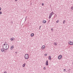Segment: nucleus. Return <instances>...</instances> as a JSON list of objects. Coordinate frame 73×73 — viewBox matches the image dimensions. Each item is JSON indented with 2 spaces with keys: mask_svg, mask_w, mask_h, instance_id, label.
<instances>
[{
  "mask_svg": "<svg viewBox=\"0 0 73 73\" xmlns=\"http://www.w3.org/2000/svg\"><path fill=\"white\" fill-rule=\"evenodd\" d=\"M3 48L5 50H8L9 48V45L7 44H4L3 45Z\"/></svg>",
  "mask_w": 73,
  "mask_h": 73,
  "instance_id": "1",
  "label": "nucleus"
},
{
  "mask_svg": "<svg viewBox=\"0 0 73 73\" xmlns=\"http://www.w3.org/2000/svg\"><path fill=\"white\" fill-rule=\"evenodd\" d=\"M25 59L26 60L29 58V55L28 54H26L25 56Z\"/></svg>",
  "mask_w": 73,
  "mask_h": 73,
  "instance_id": "2",
  "label": "nucleus"
},
{
  "mask_svg": "<svg viewBox=\"0 0 73 73\" xmlns=\"http://www.w3.org/2000/svg\"><path fill=\"white\" fill-rule=\"evenodd\" d=\"M53 14V12H52L51 13L49 17V19H50L51 18V17H52V15Z\"/></svg>",
  "mask_w": 73,
  "mask_h": 73,
  "instance_id": "3",
  "label": "nucleus"
},
{
  "mask_svg": "<svg viewBox=\"0 0 73 73\" xmlns=\"http://www.w3.org/2000/svg\"><path fill=\"white\" fill-rule=\"evenodd\" d=\"M58 59L59 60L60 59H61L62 58V55H59L58 57Z\"/></svg>",
  "mask_w": 73,
  "mask_h": 73,
  "instance_id": "4",
  "label": "nucleus"
},
{
  "mask_svg": "<svg viewBox=\"0 0 73 73\" xmlns=\"http://www.w3.org/2000/svg\"><path fill=\"white\" fill-rule=\"evenodd\" d=\"M45 48V46L44 45H43L41 47V49H42V50H43L44 48Z\"/></svg>",
  "mask_w": 73,
  "mask_h": 73,
  "instance_id": "5",
  "label": "nucleus"
},
{
  "mask_svg": "<svg viewBox=\"0 0 73 73\" xmlns=\"http://www.w3.org/2000/svg\"><path fill=\"white\" fill-rule=\"evenodd\" d=\"M68 43L69 44H70V45H72L73 44V42L71 41H70Z\"/></svg>",
  "mask_w": 73,
  "mask_h": 73,
  "instance_id": "6",
  "label": "nucleus"
},
{
  "mask_svg": "<svg viewBox=\"0 0 73 73\" xmlns=\"http://www.w3.org/2000/svg\"><path fill=\"white\" fill-rule=\"evenodd\" d=\"M46 66H48V61L47 60L46 62Z\"/></svg>",
  "mask_w": 73,
  "mask_h": 73,
  "instance_id": "7",
  "label": "nucleus"
},
{
  "mask_svg": "<svg viewBox=\"0 0 73 73\" xmlns=\"http://www.w3.org/2000/svg\"><path fill=\"white\" fill-rule=\"evenodd\" d=\"M11 41H13L15 40V38H11Z\"/></svg>",
  "mask_w": 73,
  "mask_h": 73,
  "instance_id": "8",
  "label": "nucleus"
},
{
  "mask_svg": "<svg viewBox=\"0 0 73 73\" xmlns=\"http://www.w3.org/2000/svg\"><path fill=\"white\" fill-rule=\"evenodd\" d=\"M1 50L2 52H4V50L3 48L1 49Z\"/></svg>",
  "mask_w": 73,
  "mask_h": 73,
  "instance_id": "9",
  "label": "nucleus"
},
{
  "mask_svg": "<svg viewBox=\"0 0 73 73\" xmlns=\"http://www.w3.org/2000/svg\"><path fill=\"white\" fill-rule=\"evenodd\" d=\"M31 37H33V36H34V33L31 34Z\"/></svg>",
  "mask_w": 73,
  "mask_h": 73,
  "instance_id": "10",
  "label": "nucleus"
},
{
  "mask_svg": "<svg viewBox=\"0 0 73 73\" xmlns=\"http://www.w3.org/2000/svg\"><path fill=\"white\" fill-rule=\"evenodd\" d=\"M48 58L50 60H51V56H49L48 57Z\"/></svg>",
  "mask_w": 73,
  "mask_h": 73,
  "instance_id": "11",
  "label": "nucleus"
},
{
  "mask_svg": "<svg viewBox=\"0 0 73 73\" xmlns=\"http://www.w3.org/2000/svg\"><path fill=\"white\" fill-rule=\"evenodd\" d=\"M43 23H44V24L46 23V21L45 20H44L42 22Z\"/></svg>",
  "mask_w": 73,
  "mask_h": 73,
  "instance_id": "12",
  "label": "nucleus"
},
{
  "mask_svg": "<svg viewBox=\"0 0 73 73\" xmlns=\"http://www.w3.org/2000/svg\"><path fill=\"white\" fill-rule=\"evenodd\" d=\"M25 63H24L23 65V67H25Z\"/></svg>",
  "mask_w": 73,
  "mask_h": 73,
  "instance_id": "13",
  "label": "nucleus"
},
{
  "mask_svg": "<svg viewBox=\"0 0 73 73\" xmlns=\"http://www.w3.org/2000/svg\"><path fill=\"white\" fill-rule=\"evenodd\" d=\"M27 19V16L26 17L25 19V21H26Z\"/></svg>",
  "mask_w": 73,
  "mask_h": 73,
  "instance_id": "14",
  "label": "nucleus"
},
{
  "mask_svg": "<svg viewBox=\"0 0 73 73\" xmlns=\"http://www.w3.org/2000/svg\"><path fill=\"white\" fill-rule=\"evenodd\" d=\"M65 21L64 20L63 22V24H65Z\"/></svg>",
  "mask_w": 73,
  "mask_h": 73,
  "instance_id": "15",
  "label": "nucleus"
},
{
  "mask_svg": "<svg viewBox=\"0 0 73 73\" xmlns=\"http://www.w3.org/2000/svg\"><path fill=\"white\" fill-rule=\"evenodd\" d=\"M54 44V45H57V44H56V43L55 42Z\"/></svg>",
  "mask_w": 73,
  "mask_h": 73,
  "instance_id": "16",
  "label": "nucleus"
},
{
  "mask_svg": "<svg viewBox=\"0 0 73 73\" xmlns=\"http://www.w3.org/2000/svg\"><path fill=\"white\" fill-rule=\"evenodd\" d=\"M12 48H13V46H11V49Z\"/></svg>",
  "mask_w": 73,
  "mask_h": 73,
  "instance_id": "17",
  "label": "nucleus"
},
{
  "mask_svg": "<svg viewBox=\"0 0 73 73\" xmlns=\"http://www.w3.org/2000/svg\"><path fill=\"white\" fill-rule=\"evenodd\" d=\"M64 72H66V69H64Z\"/></svg>",
  "mask_w": 73,
  "mask_h": 73,
  "instance_id": "18",
  "label": "nucleus"
},
{
  "mask_svg": "<svg viewBox=\"0 0 73 73\" xmlns=\"http://www.w3.org/2000/svg\"><path fill=\"white\" fill-rule=\"evenodd\" d=\"M43 69H44V70H45V69H46V68L45 67H44L43 68Z\"/></svg>",
  "mask_w": 73,
  "mask_h": 73,
  "instance_id": "19",
  "label": "nucleus"
},
{
  "mask_svg": "<svg viewBox=\"0 0 73 73\" xmlns=\"http://www.w3.org/2000/svg\"><path fill=\"white\" fill-rule=\"evenodd\" d=\"M2 13V12H1V11H0V15H1Z\"/></svg>",
  "mask_w": 73,
  "mask_h": 73,
  "instance_id": "20",
  "label": "nucleus"
},
{
  "mask_svg": "<svg viewBox=\"0 0 73 73\" xmlns=\"http://www.w3.org/2000/svg\"><path fill=\"white\" fill-rule=\"evenodd\" d=\"M71 9L72 10H73V6L72 7Z\"/></svg>",
  "mask_w": 73,
  "mask_h": 73,
  "instance_id": "21",
  "label": "nucleus"
},
{
  "mask_svg": "<svg viewBox=\"0 0 73 73\" xmlns=\"http://www.w3.org/2000/svg\"><path fill=\"white\" fill-rule=\"evenodd\" d=\"M44 56H47V54H45Z\"/></svg>",
  "mask_w": 73,
  "mask_h": 73,
  "instance_id": "22",
  "label": "nucleus"
},
{
  "mask_svg": "<svg viewBox=\"0 0 73 73\" xmlns=\"http://www.w3.org/2000/svg\"><path fill=\"white\" fill-rule=\"evenodd\" d=\"M44 3H42V6H44Z\"/></svg>",
  "mask_w": 73,
  "mask_h": 73,
  "instance_id": "23",
  "label": "nucleus"
},
{
  "mask_svg": "<svg viewBox=\"0 0 73 73\" xmlns=\"http://www.w3.org/2000/svg\"><path fill=\"white\" fill-rule=\"evenodd\" d=\"M51 31H53V28H52V29H51Z\"/></svg>",
  "mask_w": 73,
  "mask_h": 73,
  "instance_id": "24",
  "label": "nucleus"
},
{
  "mask_svg": "<svg viewBox=\"0 0 73 73\" xmlns=\"http://www.w3.org/2000/svg\"><path fill=\"white\" fill-rule=\"evenodd\" d=\"M56 23H58V21H56Z\"/></svg>",
  "mask_w": 73,
  "mask_h": 73,
  "instance_id": "25",
  "label": "nucleus"
},
{
  "mask_svg": "<svg viewBox=\"0 0 73 73\" xmlns=\"http://www.w3.org/2000/svg\"><path fill=\"white\" fill-rule=\"evenodd\" d=\"M4 73H7V72H6V71H5Z\"/></svg>",
  "mask_w": 73,
  "mask_h": 73,
  "instance_id": "26",
  "label": "nucleus"
},
{
  "mask_svg": "<svg viewBox=\"0 0 73 73\" xmlns=\"http://www.w3.org/2000/svg\"><path fill=\"white\" fill-rule=\"evenodd\" d=\"M41 28V26H40V27H39V29L40 30V28Z\"/></svg>",
  "mask_w": 73,
  "mask_h": 73,
  "instance_id": "27",
  "label": "nucleus"
},
{
  "mask_svg": "<svg viewBox=\"0 0 73 73\" xmlns=\"http://www.w3.org/2000/svg\"><path fill=\"white\" fill-rule=\"evenodd\" d=\"M1 8L0 7V11H1Z\"/></svg>",
  "mask_w": 73,
  "mask_h": 73,
  "instance_id": "28",
  "label": "nucleus"
},
{
  "mask_svg": "<svg viewBox=\"0 0 73 73\" xmlns=\"http://www.w3.org/2000/svg\"><path fill=\"white\" fill-rule=\"evenodd\" d=\"M68 72H70V70H68Z\"/></svg>",
  "mask_w": 73,
  "mask_h": 73,
  "instance_id": "29",
  "label": "nucleus"
},
{
  "mask_svg": "<svg viewBox=\"0 0 73 73\" xmlns=\"http://www.w3.org/2000/svg\"><path fill=\"white\" fill-rule=\"evenodd\" d=\"M17 53V52H15V53Z\"/></svg>",
  "mask_w": 73,
  "mask_h": 73,
  "instance_id": "30",
  "label": "nucleus"
},
{
  "mask_svg": "<svg viewBox=\"0 0 73 73\" xmlns=\"http://www.w3.org/2000/svg\"><path fill=\"white\" fill-rule=\"evenodd\" d=\"M15 1H17V0H15Z\"/></svg>",
  "mask_w": 73,
  "mask_h": 73,
  "instance_id": "31",
  "label": "nucleus"
},
{
  "mask_svg": "<svg viewBox=\"0 0 73 73\" xmlns=\"http://www.w3.org/2000/svg\"><path fill=\"white\" fill-rule=\"evenodd\" d=\"M5 52V50H4Z\"/></svg>",
  "mask_w": 73,
  "mask_h": 73,
  "instance_id": "32",
  "label": "nucleus"
},
{
  "mask_svg": "<svg viewBox=\"0 0 73 73\" xmlns=\"http://www.w3.org/2000/svg\"><path fill=\"white\" fill-rule=\"evenodd\" d=\"M69 70H70V69H69Z\"/></svg>",
  "mask_w": 73,
  "mask_h": 73,
  "instance_id": "33",
  "label": "nucleus"
}]
</instances>
